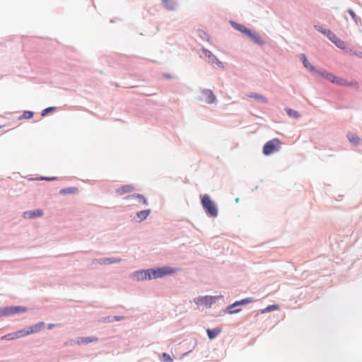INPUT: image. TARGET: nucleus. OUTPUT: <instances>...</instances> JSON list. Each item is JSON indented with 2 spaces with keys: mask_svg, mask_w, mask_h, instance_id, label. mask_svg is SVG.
Listing matches in <instances>:
<instances>
[{
  "mask_svg": "<svg viewBox=\"0 0 362 362\" xmlns=\"http://www.w3.org/2000/svg\"><path fill=\"white\" fill-rule=\"evenodd\" d=\"M202 204L206 213L211 217H216L218 215V210L214 203L211 200L207 194L202 197Z\"/></svg>",
  "mask_w": 362,
  "mask_h": 362,
  "instance_id": "obj_1",
  "label": "nucleus"
},
{
  "mask_svg": "<svg viewBox=\"0 0 362 362\" xmlns=\"http://www.w3.org/2000/svg\"><path fill=\"white\" fill-rule=\"evenodd\" d=\"M281 142L279 139H274L267 142L263 147V153L269 156L278 151L281 148Z\"/></svg>",
  "mask_w": 362,
  "mask_h": 362,
  "instance_id": "obj_2",
  "label": "nucleus"
},
{
  "mask_svg": "<svg viewBox=\"0 0 362 362\" xmlns=\"http://www.w3.org/2000/svg\"><path fill=\"white\" fill-rule=\"evenodd\" d=\"M179 270V269H173L170 267H163L158 269H153V272L155 273L153 274V279L161 278L167 275H170Z\"/></svg>",
  "mask_w": 362,
  "mask_h": 362,
  "instance_id": "obj_3",
  "label": "nucleus"
},
{
  "mask_svg": "<svg viewBox=\"0 0 362 362\" xmlns=\"http://www.w3.org/2000/svg\"><path fill=\"white\" fill-rule=\"evenodd\" d=\"M27 309L23 306H11L4 308L0 310L1 315L4 316L12 315L19 313H25Z\"/></svg>",
  "mask_w": 362,
  "mask_h": 362,
  "instance_id": "obj_4",
  "label": "nucleus"
},
{
  "mask_svg": "<svg viewBox=\"0 0 362 362\" xmlns=\"http://www.w3.org/2000/svg\"><path fill=\"white\" fill-rule=\"evenodd\" d=\"M153 274L155 273L154 272H153V269H150L147 270L135 272L132 274V276L136 278L139 281H143L153 279Z\"/></svg>",
  "mask_w": 362,
  "mask_h": 362,
  "instance_id": "obj_5",
  "label": "nucleus"
},
{
  "mask_svg": "<svg viewBox=\"0 0 362 362\" xmlns=\"http://www.w3.org/2000/svg\"><path fill=\"white\" fill-rule=\"evenodd\" d=\"M324 34H325L327 37L336 45L340 49L345 48V42L339 39L334 33H333L330 30L322 31Z\"/></svg>",
  "mask_w": 362,
  "mask_h": 362,
  "instance_id": "obj_6",
  "label": "nucleus"
},
{
  "mask_svg": "<svg viewBox=\"0 0 362 362\" xmlns=\"http://www.w3.org/2000/svg\"><path fill=\"white\" fill-rule=\"evenodd\" d=\"M202 52L206 57H208L211 60L212 63L216 64L218 66L222 69L224 68L223 64L220 60H218V59H217L216 57L214 54H213L209 50L203 48Z\"/></svg>",
  "mask_w": 362,
  "mask_h": 362,
  "instance_id": "obj_7",
  "label": "nucleus"
},
{
  "mask_svg": "<svg viewBox=\"0 0 362 362\" xmlns=\"http://www.w3.org/2000/svg\"><path fill=\"white\" fill-rule=\"evenodd\" d=\"M251 302H252V298H245V299H243L239 301H236L235 303H234L233 304H232L231 305H230L228 308V312L230 314L238 313L240 310V309L234 310L233 308H235L237 305H245V304L250 303Z\"/></svg>",
  "mask_w": 362,
  "mask_h": 362,
  "instance_id": "obj_8",
  "label": "nucleus"
},
{
  "mask_svg": "<svg viewBox=\"0 0 362 362\" xmlns=\"http://www.w3.org/2000/svg\"><path fill=\"white\" fill-rule=\"evenodd\" d=\"M204 101L206 103L211 104L216 102V98L211 90H204L202 91Z\"/></svg>",
  "mask_w": 362,
  "mask_h": 362,
  "instance_id": "obj_9",
  "label": "nucleus"
},
{
  "mask_svg": "<svg viewBox=\"0 0 362 362\" xmlns=\"http://www.w3.org/2000/svg\"><path fill=\"white\" fill-rule=\"evenodd\" d=\"M135 187L133 185H123L116 189L117 194L122 196L124 194L131 193L134 190Z\"/></svg>",
  "mask_w": 362,
  "mask_h": 362,
  "instance_id": "obj_10",
  "label": "nucleus"
},
{
  "mask_svg": "<svg viewBox=\"0 0 362 362\" xmlns=\"http://www.w3.org/2000/svg\"><path fill=\"white\" fill-rule=\"evenodd\" d=\"M43 215V212L40 209H36L35 211H25L23 213V218H33L35 217H40Z\"/></svg>",
  "mask_w": 362,
  "mask_h": 362,
  "instance_id": "obj_11",
  "label": "nucleus"
},
{
  "mask_svg": "<svg viewBox=\"0 0 362 362\" xmlns=\"http://www.w3.org/2000/svg\"><path fill=\"white\" fill-rule=\"evenodd\" d=\"M126 199H135L138 204H142V205H146L147 201L145 199V197L141 194H134L131 196H128L125 197Z\"/></svg>",
  "mask_w": 362,
  "mask_h": 362,
  "instance_id": "obj_12",
  "label": "nucleus"
},
{
  "mask_svg": "<svg viewBox=\"0 0 362 362\" xmlns=\"http://www.w3.org/2000/svg\"><path fill=\"white\" fill-rule=\"evenodd\" d=\"M336 84H338V85H340V86H352V87H354V88H358V83L356 81L349 82L346 79L341 78H337V81Z\"/></svg>",
  "mask_w": 362,
  "mask_h": 362,
  "instance_id": "obj_13",
  "label": "nucleus"
},
{
  "mask_svg": "<svg viewBox=\"0 0 362 362\" xmlns=\"http://www.w3.org/2000/svg\"><path fill=\"white\" fill-rule=\"evenodd\" d=\"M213 301V297L210 296H204V297H199L194 299V302L197 304H204L206 305H211Z\"/></svg>",
  "mask_w": 362,
  "mask_h": 362,
  "instance_id": "obj_14",
  "label": "nucleus"
},
{
  "mask_svg": "<svg viewBox=\"0 0 362 362\" xmlns=\"http://www.w3.org/2000/svg\"><path fill=\"white\" fill-rule=\"evenodd\" d=\"M45 327V323L41 322L37 324H35V325L30 327L28 329L29 332V334H33L40 332L41 329H42Z\"/></svg>",
  "mask_w": 362,
  "mask_h": 362,
  "instance_id": "obj_15",
  "label": "nucleus"
},
{
  "mask_svg": "<svg viewBox=\"0 0 362 362\" xmlns=\"http://www.w3.org/2000/svg\"><path fill=\"white\" fill-rule=\"evenodd\" d=\"M222 329L221 327H216L213 329H207L206 333L208 334V337L210 339H213L216 338L221 332Z\"/></svg>",
  "mask_w": 362,
  "mask_h": 362,
  "instance_id": "obj_16",
  "label": "nucleus"
},
{
  "mask_svg": "<svg viewBox=\"0 0 362 362\" xmlns=\"http://www.w3.org/2000/svg\"><path fill=\"white\" fill-rule=\"evenodd\" d=\"M233 26L235 29L246 35L247 36L248 34H250L251 30L241 24L234 23H233Z\"/></svg>",
  "mask_w": 362,
  "mask_h": 362,
  "instance_id": "obj_17",
  "label": "nucleus"
},
{
  "mask_svg": "<svg viewBox=\"0 0 362 362\" xmlns=\"http://www.w3.org/2000/svg\"><path fill=\"white\" fill-rule=\"evenodd\" d=\"M247 37H250L253 42H255V43H257L258 45H264L263 40L257 33H253L252 31H250V34H248Z\"/></svg>",
  "mask_w": 362,
  "mask_h": 362,
  "instance_id": "obj_18",
  "label": "nucleus"
},
{
  "mask_svg": "<svg viewBox=\"0 0 362 362\" xmlns=\"http://www.w3.org/2000/svg\"><path fill=\"white\" fill-rule=\"evenodd\" d=\"M98 338L97 337H81L78 339V341L77 343L81 344H88V343H91V342H95V341H98Z\"/></svg>",
  "mask_w": 362,
  "mask_h": 362,
  "instance_id": "obj_19",
  "label": "nucleus"
},
{
  "mask_svg": "<svg viewBox=\"0 0 362 362\" xmlns=\"http://www.w3.org/2000/svg\"><path fill=\"white\" fill-rule=\"evenodd\" d=\"M121 261L119 258H103L98 260L100 264H108L112 263L119 262Z\"/></svg>",
  "mask_w": 362,
  "mask_h": 362,
  "instance_id": "obj_20",
  "label": "nucleus"
},
{
  "mask_svg": "<svg viewBox=\"0 0 362 362\" xmlns=\"http://www.w3.org/2000/svg\"><path fill=\"white\" fill-rule=\"evenodd\" d=\"M150 213V209L143 210L138 212L136 216L141 221H143L145 220L149 216Z\"/></svg>",
  "mask_w": 362,
  "mask_h": 362,
  "instance_id": "obj_21",
  "label": "nucleus"
},
{
  "mask_svg": "<svg viewBox=\"0 0 362 362\" xmlns=\"http://www.w3.org/2000/svg\"><path fill=\"white\" fill-rule=\"evenodd\" d=\"M16 339H18V336H17V334H16V332H12V333H9V334H8L6 335H4V336L1 337V340H5V341H10V340Z\"/></svg>",
  "mask_w": 362,
  "mask_h": 362,
  "instance_id": "obj_22",
  "label": "nucleus"
},
{
  "mask_svg": "<svg viewBox=\"0 0 362 362\" xmlns=\"http://www.w3.org/2000/svg\"><path fill=\"white\" fill-rule=\"evenodd\" d=\"M349 141L355 145L359 143L360 139L354 134L349 133L348 134Z\"/></svg>",
  "mask_w": 362,
  "mask_h": 362,
  "instance_id": "obj_23",
  "label": "nucleus"
},
{
  "mask_svg": "<svg viewBox=\"0 0 362 362\" xmlns=\"http://www.w3.org/2000/svg\"><path fill=\"white\" fill-rule=\"evenodd\" d=\"M248 97L257 99V100H260L264 103H267V99L261 95H258V94H255V93H250V95H248Z\"/></svg>",
  "mask_w": 362,
  "mask_h": 362,
  "instance_id": "obj_24",
  "label": "nucleus"
},
{
  "mask_svg": "<svg viewBox=\"0 0 362 362\" xmlns=\"http://www.w3.org/2000/svg\"><path fill=\"white\" fill-rule=\"evenodd\" d=\"M279 309V306L277 305H268L263 310H262V313H268L274 310H276Z\"/></svg>",
  "mask_w": 362,
  "mask_h": 362,
  "instance_id": "obj_25",
  "label": "nucleus"
},
{
  "mask_svg": "<svg viewBox=\"0 0 362 362\" xmlns=\"http://www.w3.org/2000/svg\"><path fill=\"white\" fill-rule=\"evenodd\" d=\"M286 111L287 114L291 117L298 118L300 117V115L296 110L288 108V109H286Z\"/></svg>",
  "mask_w": 362,
  "mask_h": 362,
  "instance_id": "obj_26",
  "label": "nucleus"
},
{
  "mask_svg": "<svg viewBox=\"0 0 362 362\" xmlns=\"http://www.w3.org/2000/svg\"><path fill=\"white\" fill-rule=\"evenodd\" d=\"M77 192V188L76 187H70V188H66L63 189L60 191V193L62 194H72L76 193Z\"/></svg>",
  "mask_w": 362,
  "mask_h": 362,
  "instance_id": "obj_27",
  "label": "nucleus"
},
{
  "mask_svg": "<svg viewBox=\"0 0 362 362\" xmlns=\"http://www.w3.org/2000/svg\"><path fill=\"white\" fill-rule=\"evenodd\" d=\"M337 78L338 77L335 76L334 75H333L331 73H327V74H326V76H325L326 79H327L328 81H331L333 83H337Z\"/></svg>",
  "mask_w": 362,
  "mask_h": 362,
  "instance_id": "obj_28",
  "label": "nucleus"
},
{
  "mask_svg": "<svg viewBox=\"0 0 362 362\" xmlns=\"http://www.w3.org/2000/svg\"><path fill=\"white\" fill-rule=\"evenodd\" d=\"M16 334H17L18 338H21V337H25V336L30 335L28 329H21L19 331H17Z\"/></svg>",
  "mask_w": 362,
  "mask_h": 362,
  "instance_id": "obj_29",
  "label": "nucleus"
},
{
  "mask_svg": "<svg viewBox=\"0 0 362 362\" xmlns=\"http://www.w3.org/2000/svg\"><path fill=\"white\" fill-rule=\"evenodd\" d=\"M303 64V66L307 69H308L310 71H315L314 66L313 65H311V64L307 59H305L304 62Z\"/></svg>",
  "mask_w": 362,
  "mask_h": 362,
  "instance_id": "obj_30",
  "label": "nucleus"
},
{
  "mask_svg": "<svg viewBox=\"0 0 362 362\" xmlns=\"http://www.w3.org/2000/svg\"><path fill=\"white\" fill-rule=\"evenodd\" d=\"M165 4V6L168 8L169 9H174L175 8V3L172 1H170V0H168L167 2H164Z\"/></svg>",
  "mask_w": 362,
  "mask_h": 362,
  "instance_id": "obj_31",
  "label": "nucleus"
},
{
  "mask_svg": "<svg viewBox=\"0 0 362 362\" xmlns=\"http://www.w3.org/2000/svg\"><path fill=\"white\" fill-rule=\"evenodd\" d=\"M162 359L165 362H173V359L171 358L170 356L166 353H163L162 354Z\"/></svg>",
  "mask_w": 362,
  "mask_h": 362,
  "instance_id": "obj_32",
  "label": "nucleus"
},
{
  "mask_svg": "<svg viewBox=\"0 0 362 362\" xmlns=\"http://www.w3.org/2000/svg\"><path fill=\"white\" fill-rule=\"evenodd\" d=\"M33 117V112L31 111H25L23 117L25 119H30Z\"/></svg>",
  "mask_w": 362,
  "mask_h": 362,
  "instance_id": "obj_33",
  "label": "nucleus"
},
{
  "mask_svg": "<svg viewBox=\"0 0 362 362\" xmlns=\"http://www.w3.org/2000/svg\"><path fill=\"white\" fill-rule=\"evenodd\" d=\"M314 72H315L317 74L322 76V77H325L326 76V74H327L328 72H327L325 70H315L314 71Z\"/></svg>",
  "mask_w": 362,
  "mask_h": 362,
  "instance_id": "obj_34",
  "label": "nucleus"
},
{
  "mask_svg": "<svg viewBox=\"0 0 362 362\" xmlns=\"http://www.w3.org/2000/svg\"><path fill=\"white\" fill-rule=\"evenodd\" d=\"M54 110V107H47L46 109H45L42 112V116H45L47 113H49V112L52 111Z\"/></svg>",
  "mask_w": 362,
  "mask_h": 362,
  "instance_id": "obj_35",
  "label": "nucleus"
},
{
  "mask_svg": "<svg viewBox=\"0 0 362 362\" xmlns=\"http://www.w3.org/2000/svg\"><path fill=\"white\" fill-rule=\"evenodd\" d=\"M348 12L350 14V16H351V18H353V20H354L355 21H356V13L354 12L353 10L351 9H349L348 10Z\"/></svg>",
  "mask_w": 362,
  "mask_h": 362,
  "instance_id": "obj_36",
  "label": "nucleus"
},
{
  "mask_svg": "<svg viewBox=\"0 0 362 362\" xmlns=\"http://www.w3.org/2000/svg\"><path fill=\"white\" fill-rule=\"evenodd\" d=\"M354 54L360 58H362V52L361 51L355 52H354Z\"/></svg>",
  "mask_w": 362,
  "mask_h": 362,
  "instance_id": "obj_37",
  "label": "nucleus"
},
{
  "mask_svg": "<svg viewBox=\"0 0 362 362\" xmlns=\"http://www.w3.org/2000/svg\"><path fill=\"white\" fill-rule=\"evenodd\" d=\"M115 320L119 321L124 319V317L122 316H115L114 317Z\"/></svg>",
  "mask_w": 362,
  "mask_h": 362,
  "instance_id": "obj_38",
  "label": "nucleus"
},
{
  "mask_svg": "<svg viewBox=\"0 0 362 362\" xmlns=\"http://www.w3.org/2000/svg\"><path fill=\"white\" fill-rule=\"evenodd\" d=\"M300 59L302 60L303 63L304 62L305 59H307L306 57H305V55L304 54H300Z\"/></svg>",
  "mask_w": 362,
  "mask_h": 362,
  "instance_id": "obj_39",
  "label": "nucleus"
},
{
  "mask_svg": "<svg viewBox=\"0 0 362 362\" xmlns=\"http://www.w3.org/2000/svg\"><path fill=\"white\" fill-rule=\"evenodd\" d=\"M42 180H56V177H42Z\"/></svg>",
  "mask_w": 362,
  "mask_h": 362,
  "instance_id": "obj_40",
  "label": "nucleus"
},
{
  "mask_svg": "<svg viewBox=\"0 0 362 362\" xmlns=\"http://www.w3.org/2000/svg\"><path fill=\"white\" fill-rule=\"evenodd\" d=\"M54 327V324H49V325H48V328H49V329H51V328H52V327Z\"/></svg>",
  "mask_w": 362,
  "mask_h": 362,
  "instance_id": "obj_41",
  "label": "nucleus"
},
{
  "mask_svg": "<svg viewBox=\"0 0 362 362\" xmlns=\"http://www.w3.org/2000/svg\"><path fill=\"white\" fill-rule=\"evenodd\" d=\"M163 2H167V1H168V0H163Z\"/></svg>",
  "mask_w": 362,
  "mask_h": 362,
  "instance_id": "obj_42",
  "label": "nucleus"
}]
</instances>
